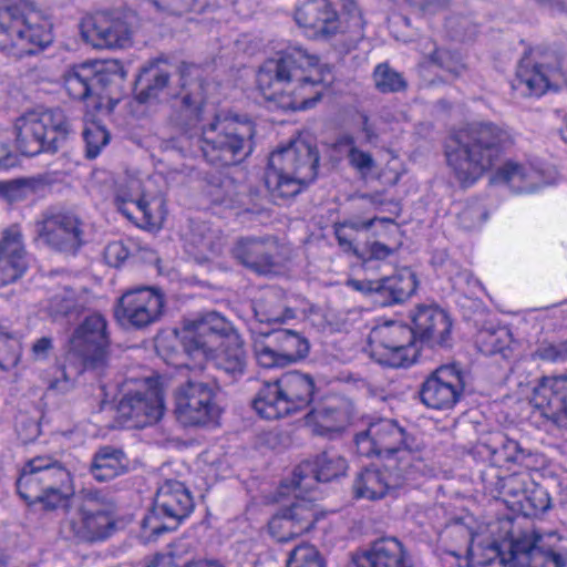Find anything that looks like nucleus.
<instances>
[{"label":"nucleus","instance_id":"f257e3e1","mask_svg":"<svg viewBox=\"0 0 567 567\" xmlns=\"http://www.w3.org/2000/svg\"><path fill=\"white\" fill-rule=\"evenodd\" d=\"M318 63V56L302 48H287L260 65L257 86L266 100L276 102L282 110L311 109L322 93L315 91L313 95H306L311 87L321 85V79H313L306 72Z\"/></svg>","mask_w":567,"mask_h":567},{"label":"nucleus","instance_id":"f03ea898","mask_svg":"<svg viewBox=\"0 0 567 567\" xmlns=\"http://www.w3.org/2000/svg\"><path fill=\"white\" fill-rule=\"evenodd\" d=\"M511 144L509 133L493 122H473L456 132L445 148L447 165L462 187L477 182Z\"/></svg>","mask_w":567,"mask_h":567},{"label":"nucleus","instance_id":"7ed1b4c3","mask_svg":"<svg viewBox=\"0 0 567 567\" xmlns=\"http://www.w3.org/2000/svg\"><path fill=\"white\" fill-rule=\"evenodd\" d=\"M320 162L316 144L295 140L274 151L265 173V185L275 203L296 197L318 176Z\"/></svg>","mask_w":567,"mask_h":567},{"label":"nucleus","instance_id":"20e7f679","mask_svg":"<svg viewBox=\"0 0 567 567\" xmlns=\"http://www.w3.org/2000/svg\"><path fill=\"white\" fill-rule=\"evenodd\" d=\"M256 127L251 121L215 116L196 138L206 162L218 167L243 163L254 151Z\"/></svg>","mask_w":567,"mask_h":567},{"label":"nucleus","instance_id":"39448f33","mask_svg":"<svg viewBox=\"0 0 567 567\" xmlns=\"http://www.w3.org/2000/svg\"><path fill=\"white\" fill-rule=\"evenodd\" d=\"M73 133L72 121L60 107L27 112L14 124L16 147L24 156L55 154Z\"/></svg>","mask_w":567,"mask_h":567},{"label":"nucleus","instance_id":"423d86ee","mask_svg":"<svg viewBox=\"0 0 567 567\" xmlns=\"http://www.w3.org/2000/svg\"><path fill=\"white\" fill-rule=\"evenodd\" d=\"M315 392L313 377L292 370L272 382H264L251 406L262 419L277 420L308 408Z\"/></svg>","mask_w":567,"mask_h":567},{"label":"nucleus","instance_id":"0eeeda50","mask_svg":"<svg viewBox=\"0 0 567 567\" xmlns=\"http://www.w3.org/2000/svg\"><path fill=\"white\" fill-rule=\"evenodd\" d=\"M74 511L64 528L78 542L94 543L115 532V499L102 489L83 488L73 499Z\"/></svg>","mask_w":567,"mask_h":567},{"label":"nucleus","instance_id":"6e6552de","mask_svg":"<svg viewBox=\"0 0 567 567\" xmlns=\"http://www.w3.org/2000/svg\"><path fill=\"white\" fill-rule=\"evenodd\" d=\"M126 72L116 61H86L71 66L63 75L68 94L79 101L117 102Z\"/></svg>","mask_w":567,"mask_h":567},{"label":"nucleus","instance_id":"1a4fd4ad","mask_svg":"<svg viewBox=\"0 0 567 567\" xmlns=\"http://www.w3.org/2000/svg\"><path fill=\"white\" fill-rule=\"evenodd\" d=\"M52 42V27L48 21L25 16L20 7L0 8V51L8 56L34 55Z\"/></svg>","mask_w":567,"mask_h":567},{"label":"nucleus","instance_id":"9d476101","mask_svg":"<svg viewBox=\"0 0 567 567\" xmlns=\"http://www.w3.org/2000/svg\"><path fill=\"white\" fill-rule=\"evenodd\" d=\"M354 444L361 456L384 457L388 463L392 460V464L401 466V458L409 454L412 464H425L415 437L394 420L382 419L371 423L367 430L355 434Z\"/></svg>","mask_w":567,"mask_h":567},{"label":"nucleus","instance_id":"9b49d317","mask_svg":"<svg viewBox=\"0 0 567 567\" xmlns=\"http://www.w3.org/2000/svg\"><path fill=\"white\" fill-rule=\"evenodd\" d=\"M220 388L216 381L189 378L174 391V414L185 427H205L216 424L223 412Z\"/></svg>","mask_w":567,"mask_h":567},{"label":"nucleus","instance_id":"f8f14e48","mask_svg":"<svg viewBox=\"0 0 567 567\" xmlns=\"http://www.w3.org/2000/svg\"><path fill=\"white\" fill-rule=\"evenodd\" d=\"M37 227L44 245L65 256H76L87 241L86 223L74 208L63 205L48 207Z\"/></svg>","mask_w":567,"mask_h":567},{"label":"nucleus","instance_id":"ddd939ff","mask_svg":"<svg viewBox=\"0 0 567 567\" xmlns=\"http://www.w3.org/2000/svg\"><path fill=\"white\" fill-rule=\"evenodd\" d=\"M194 507L189 489L182 482L168 480L157 489L153 506L142 520V528L155 538L174 532Z\"/></svg>","mask_w":567,"mask_h":567},{"label":"nucleus","instance_id":"4468645a","mask_svg":"<svg viewBox=\"0 0 567 567\" xmlns=\"http://www.w3.org/2000/svg\"><path fill=\"white\" fill-rule=\"evenodd\" d=\"M293 487L288 495L276 492L275 501L279 506L268 522V532L278 543H288L311 532L319 520L317 505Z\"/></svg>","mask_w":567,"mask_h":567},{"label":"nucleus","instance_id":"2eb2a0df","mask_svg":"<svg viewBox=\"0 0 567 567\" xmlns=\"http://www.w3.org/2000/svg\"><path fill=\"white\" fill-rule=\"evenodd\" d=\"M204 70L194 63L182 62L178 66L179 89L167 92L171 107L169 121L181 130H189L199 121L206 100Z\"/></svg>","mask_w":567,"mask_h":567},{"label":"nucleus","instance_id":"dca6fc26","mask_svg":"<svg viewBox=\"0 0 567 567\" xmlns=\"http://www.w3.org/2000/svg\"><path fill=\"white\" fill-rule=\"evenodd\" d=\"M425 464H412L409 454L401 458V466L392 464V460L382 467H365L360 471L353 482V494L357 498L380 499L405 483L414 481L423 474Z\"/></svg>","mask_w":567,"mask_h":567},{"label":"nucleus","instance_id":"f3484780","mask_svg":"<svg viewBox=\"0 0 567 567\" xmlns=\"http://www.w3.org/2000/svg\"><path fill=\"white\" fill-rule=\"evenodd\" d=\"M81 38L96 49H125L132 44L133 16L121 11H99L79 25Z\"/></svg>","mask_w":567,"mask_h":567},{"label":"nucleus","instance_id":"a211bd4d","mask_svg":"<svg viewBox=\"0 0 567 567\" xmlns=\"http://www.w3.org/2000/svg\"><path fill=\"white\" fill-rule=\"evenodd\" d=\"M110 344L107 321L97 312L86 316L71 338L72 350L81 358L84 370L99 373L107 365Z\"/></svg>","mask_w":567,"mask_h":567},{"label":"nucleus","instance_id":"6ab92c4d","mask_svg":"<svg viewBox=\"0 0 567 567\" xmlns=\"http://www.w3.org/2000/svg\"><path fill=\"white\" fill-rule=\"evenodd\" d=\"M237 331L233 324L219 313L212 311L190 322L182 338L185 353L198 360L213 355Z\"/></svg>","mask_w":567,"mask_h":567},{"label":"nucleus","instance_id":"aec40b11","mask_svg":"<svg viewBox=\"0 0 567 567\" xmlns=\"http://www.w3.org/2000/svg\"><path fill=\"white\" fill-rule=\"evenodd\" d=\"M70 478V472L60 460L53 455H37L23 465L17 480V491L28 504H37V499L45 495V489L65 485Z\"/></svg>","mask_w":567,"mask_h":567},{"label":"nucleus","instance_id":"412c9836","mask_svg":"<svg viewBox=\"0 0 567 567\" xmlns=\"http://www.w3.org/2000/svg\"><path fill=\"white\" fill-rule=\"evenodd\" d=\"M164 305V295L158 289L138 287L122 295L114 316L122 326L143 329L161 319Z\"/></svg>","mask_w":567,"mask_h":567},{"label":"nucleus","instance_id":"4be33fe9","mask_svg":"<svg viewBox=\"0 0 567 567\" xmlns=\"http://www.w3.org/2000/svg\"><path fill=\"white\" fill-rule=\"evenodd\" d=\"M347 460L332 450H326L312 460L301 462L292 473L290 481L278 486L279 495H288L291 487L300 492L312 488L313 483H328L346 475Z\"/></svg>","mask_w":567,"mask_h":567},{"label":"nucleus","instance_id":"5701e85b","mask_svg":"<svg viewBox=\"0 0 567 567\" xmlns=\"http://www.w3.org/2000/svg\"><path fill=\"white\" fill-rule=\"evenodd\" d=\"M464 374L456 364L436 368L422 382L419 395L421 402L430 409L450 410L463 398Z\"/></svg>","mask_w":567,"mask_h":567},{"label":"nucleus","instance_id":"b1692460","mask_svg":"<svg viewBox=\"0 0 567 567\" xmlns=\"http://www.w3.org/2000/svg\"><path fill=\"white\" fill-rule=\"evenodd\" d=\"M413 327L405 323L388 322L372 331L377 342L373 354L379 355L378 361L385 367L401 368L410 365L413 359L410 355L417 341Z\"/></svg>","mask_w":567,"mask_h":567},{"label":"nucleus","instance_id":"393cba45","mask_svg":"<svg viewBox=\"0 0 567 567\" xmlns=\"http://www.w3.org/2000/svg\"><path fill=\"white\" fill-rule=\"evenodd\" d=\"M349 286L369 297L380 307L405 302L416 290L415 275L404 269L377 280H350Z\"/></svg>","mask_w":567,"mask_h":567},{"label":"nucleus","instance_id":"a878e982","mask_svg":"<svg viewBox=\"0 0 567 567\" xmlns=\"http://www.w3.org/2000/svg\"><path fill=\"white\" fill-rule=\"evenodd\" d=\"M530 404L543 417L567 429V374L543 377L533 390Z\"/></svg>","mask_w":567,"mask_h":567},{"label":"nucleus","instance_id":"bb28decb","mask_svg":"<svg viewBox=\"0 0 567 567\" xmlns=\"http://www.w3.org/2000/svg\"><path fill=\"white\" fill-rule=\"evenodd\" d=\"M348 567H414L404 544L394 536H382L352 555Z\"/></svg>","mask_w":567,"mask_h":567},{"label":"nucleus","instance_id":"cd10ccee","mask_svg":"<svg viewBox=\"0 0 567 567\" xmlns=\"http://www.w3.org/2000/svg\"><path fill=\"white\" fill-rule=\"evenodd\" d=\"M416 339L430 348H451L452 320L435 305H420L411 316Z\"/></svg>","mask_w":567,"mask_h":567},{"label":"nucleus","instance_id":"c85d7f7f","mask_svg":"<svg viewBox=\"0 0 567 567\" xmlns=\"http://www.w3.org/2000/svg\"><path fill=\"white\" fill-rule=\"evenodd\" d=\"M117 412L121 417L131 420L134 426L152 425L163 416V395L159 389L150 386L128 392L118 402Z\"/></svg>","mask_w":567,"mask_h":567},{"label":"nucleus","instance_id":"c756f323","mask_svg":"<svg viewBox=\"0 0 567 567\" xmlns=\"http://www.w3.org/2000/svg\"><path fill=\"white\" fill-rule=\"evenodd\" d=\"M564 78L567 83V72L563 70L561 62L551 65L538 63L529 56H524L516 70V78L512 83L515 91L522 96H540L551 86V82Z\"/></svg>","mask_w":567,"mask_h":567},{"label":"nucleus","instance_id":"7c9ffc66","mask_svg":"<svg viewBox=\"0 0 567 567\" xmlns=\"http://www.w3.org/2000/svg\"><path fill=\"white\" fill-rule=\"evenodd\" d=\"M295 20L316 39L328 40L340 31L338 12L329 0H303L296 9Z\"/></svg>","mask_w":567,"mask_h":567},{"label":"nucleus","instance_id":"2f4dec72","mask_svg":"<svg viewBox=\"0 0 567 567\" xmlns=\"http://www.w3.org/2000/svg\"><path fill=\"white\" fill-rule=\"evenodd\" d=\"M276 250V246L266 239L246 237L237 240L231 255L245 268L266 276L275 274L278 269Z\"/></svg>","mask_w":567,"mask_h":567},{"label":"nucleus","instance_id":"473e14b6","mask_svg":"<svg viewBox=\"0 0 567 567\" xmlns=\"http://www.w3.org/2000/svg\"><path fill=\"white\" fill-rule=\"evenodd\" d=\"M352 408L348 400L333 398L321 402L307 413V423L313 426L318 435H332L340 433L349 424Z\"/></svg>","mask_w":567,"mask_h":567},{"label":"nucleus","instance_id":"72a5a7b5","mask_svg":"<svg viewBox=\"0 0 567 567\" xmlns=\"http://www.w3.org/2000/svg\"><path fill=\"white\" fill-rule=\"evenodd\" d=\"M171 79L169 64L163 60L145 63L134 82V96L140 104L159 101L161 94L168 89Z\"/></svg>","mask_w":567,"mask_h":567},{"label":"nucleus","instance_id":"f704fd0d","mask_svg":"<svg viewBox=\"0 0 567 567\" xmlns=\"http://www.w3.org/2000/svg\"><path fill=\"white\" fill-rule=\"evenodd\" d=\"M89 474L97 483H107L130 472V460L123 449L102 445L92 455Z\"/></svg>","mask_w":567,"mask_h":567},{"label":"nucleus","instance_id":"c9c22d12","mask_svg":"<svg viewBox=\"0 0 567 567\" xmlns=\"http://www.w3.org/2000/svg\"><path fill=\"white\" fill-rule=\"evenodd\" d=\"M264 334L278 347L287 364L305 359L310 351L309 340L295 330L275 329Z\"/></svg>","mask_w":567,"mask_h":567},{"label":"nucleus","instance_id":"e433bc0d","mask_svg":"<svg viewBox=\"0 0 567 567\" xmlns=\"http://www.w3.org/2000/svg\"><path fill=\"white\" fill-rule=\"evenodd\" d=\"M256 319L261 323H284L295 317V311L288 308L278 290H269L254 306Z\"/></svg>","mask_w":567,"mask_h":567},{"label":"nucleus","instance_id":"4c0bfd02","mask_svg":"<svg viewBox=\"0 0 567 567\" xmlns=\"http://www.w3.org/2000/svg\"><path fill=\"white\" fill-rule=\"evenodd\" d=\"M221 353L217 358L216 365L227 374L236 379L245 372L246 351L244 341L237 333L230 334L228 341L221 346Z\"/></svg>","mask_w":567,"mask_h":567},{"label":"nucleus","instance_id":"58836bf2","mask_svg":"<svg viewBox=\"0 0 567 567\" xmlns=\"http://www.w3.org/2000/svg\"><path fill=\"white\" fill-rule=\"evenodd\" d=\"M114 204L123 216L137 226L152 224L150 204L144 198L137 197L124 188H120L114 197Z\"/></svg>","mask_w":567,"mask_h":567},{"label":"nucleus","instance_id":"ea45409f","mask_svg":"<svg viewBox=\"0 0 567 567\" xmlns=\"http://www.w3.org/2000/svg\"><path fill=\"white\" fill-rule=\"evenodd\" d=\"M494 182H502L516 194L534 193L537 187L532 181V173L523 165L508 161L501 166L493 177Z\"/></svg>","mask_w":567,"mask_h":567},{"label":"nucleus","instance_id":"a19ab883","mask_svg":"<svg viewBox=\"0 0 567 567\" xmlns=\"http://www.w3.org/2000/svg\"><path fill=\"white\" fill-rule=\"evenodd\" d=\"M497 464L502 463H524L530 455V451L525 449L519 442L507 437L506 435L498 434L493 445H485Z\"/></svg>","mask_w":567,"mask_h":567},{"label":"nucleus","instance_id":"79ce46f5","mask_svg":"<svg viewBox=\"0 0 567 567\" xmlns=\"http://www.w3.org/2000/svg\"><path fill=\"white\" fill-rule=\"evenodd\" d=\"M527 489L523 498L513 501L519 505L522 513L526 517H537L546 513L551 507V498L548 491L534 480L527 481Z\"/></svg>","mask_w":567,"mask_h":567},{"label":"nucleus","instance_id":"37998d69","mask_svg":"<svg viewBox=\"0 0 567 567\" xmlns=\"http://www.w3.org/2000/svg\"><path fill=\"white\" fill-rule=\"evenodd\" d=\"M186 241L189 247L203 256L208 252L218 254L221 247L219 237L206 223H193Z\"/></svg>","mask_w":567,"mask_h":567},{"label":"nucleus","instance_id":"c03bdc74","mask_svg":"<svg viewBox=\"0 0 567 567\" xmlns=\"http://www.w3.org/2000/svg\"><path fill=\"white\" fill-rule=\"evenodd\" d=\"M375 87L381 93H395L405 91L408 83L403 75L392 69L388 63H380L373 71Z\"/></svg>","mask_w":567,"mask_h":567},{"label":"nucleus","instance_id":"a18cd8bd","mask_svg":"<svg viewBox=\"0 0 567 567\" xmlns=\"http://www.w3.org/2000/svg\"><path fill=\"white\" fill-rule=\"evenodd\" d=\"M137 254L141 255V258L154 259L152 250L138 248L133 243L131 246H127L122 241L110 243L105 247L104 258L110 266L120 267L128 258H136Z\"/></svg>","mask_w":567,"mask_h":567},{"label":"nucleus","instance_id":"49530a36","mask_svg":"<svg viewBox=\"0 0 567 567\" xmlns=\"http://www.w3.org/2000/svg\"><path fill=\"white\" fill-rule=\"evenodd\" d=\"M85 143V156L89 159L97 157L110 142V132L99 122H91L85 125L82 132Z\"/></svg>","mask_w":567,"mask_h":567},{"label":"nucleus","instance_id":"de8ad7c7","mask_svg":"<svg viewBox=\"0 0 567 567\" xmlns=\"http://www.w3.org/2000/svg\"><path fill=\"white\" fill-rule=\"evenodd\" d=\"M80 303L73 289H63L55 293L49 303V311L54 318L69 317L80 312Z\"/></svg>","mask_w":567,"mask_h":567},{"label":"nucleus","instance_id":"09e8293b","mask_svg":"<svg viewBox=\"0 0 567 567\" xmlns=\"http://www.w3.org/2000/svg\"><path fill=\"white\" fill-rule=\"evenodd\" d=\"M63 485H53L52 489H45V495L37 499V504H41L45 511H53L62 508L65 513L71 516L74 511L73 499L78 494H68L61 491Z\"/></svg>","mask_w":567,"mask_h":567},{"label":"nucleus","instance_id":"8fccbe9b","mask_svg":"<svg viewBox=\"0 0 567 567\" xmlns=\"http://www.w3.org/2000/svg\"><path fill=\"white\" fill-rule=\"evenodd\" d=\"M21 357L20 340L0 328V369L8 371L14 368Z\"/></svg>","mask_w":567,"mask_h":567},{"label":"nucleus","instance_id":"3c124183","mask_svg":"<svg viewBox=\"0 0 567 567\" xmlns=\"http://www.w3.org/2000/svg\"><path fill=\"white\" fill-rule=\"evenodd\" d=\"M430 60L454 79L461 76L466 71V65L461 54L451 50L436 49L430 54Z\"/></svg>","mask_w":567,"mask_h":567},{"label":"nucleus","instance_id":"603ef678","mask_svg":"<svg viewBox=\"0 0 567 567\" xmlns=\"http://www.w3.org/2000/svg\"><path fill=\"white\" fill-rule=\"evenodd\" d=\"M287 567H326V564L313 546L302 545L290 553Z\"/></svg>","mask_w":567,"mask_h":567},{"label":"nucleus","instance_id":"864d4df0","mask_svg":"<svg viewBox=\"0 0 567 567\" xmlns=\"http://www.w3.org/2000/svg\"><path fill=\"white\" fill-rule=\"evenodd\" d=\"M13 256L25 257L22 234L18 225L4 229L0 240V257Z\"/></svg>","mask_w":567,"mask_h":567},{"label":"nucleus","instance_id":"5fc2aeb1","mask_svg":"<svg viewBox=\"0 0 567 567\" xmlns=\"http://www.w3.org/2000/svg\"><path fill=\"white\" fill-rule=\"evenodd\" d=\"M254 352L260 367L270 369L287 365V362L281 357L278 347L269 339L268 342L257 341L254 346Z\"/></svg>","mask_w":567,"mask_h":567},{"label":"nucleus","instance_id":"6e6d98bb","mask_svg":"<svg viewBox=\"0 0 567 567\" xmlns=\"http://www.w3.org/2000/svg\"><path fill=\"white\" fill-rule=\"evenodd\" d=\"M27 268L25 257H0V285L14 282L22 277Z\"/></svg>","mask_w":567,"mask_h":567},{"label":"nucleus","instance_id":"4d7b16f0","mask_svg":"<svg viewBox=\"0 0 567 567\" xmlns=\"http://www.w3.org/2000/svg\"><path fill=\"white\" fill-rule=\"evenodd\" d=\"M534 358L553 363L567 362V339L540 343L534 352Z\"/></svg>","mask_w":567,"mask_h":567},{"label":"nucleus","instance_id":"13d9d810","mask_svg":"<svg viewBox=\"0 0 567 567\" xmlns=\"http://www.w3.org/2000/svg\"><path fill=\"white\" fill-rule=\"evenodd\" d=\"M533 478L528 474H512L503 480L502 488L503 493L514 501H518L524 497V494L528 487L527 481Z\"/></svg>","mask_w":567,"mask_h":567},{"label":"nucleus","instance_id":"bf43d9fd","mask_svg":"<svg viewBox=\"0 0 567 567\" xmlns=\"http://www.w3.org/2000/svg\"><path fill=\"white\" fill-rule=\"evenodd\" d=\"M347 156L349 164L362 176L368 175L375 166V161L372 155L358 147L350 148Z\"/></svg>","mask_w":567,"mask_h":567},{"label":"nucleus","instance_id":"052dcab7","mask_svg":"<svg viewBox=\"0 0 567 567\" xmlns=\"http://www.w3.org/2000/svg\"><path fill=\"white\" fill-rule=\"evenodd\" d=\"M152 2L159 11L173 16H182L190 12L195 8L197 0H152Z\"/></svg>","mask_w":567,"mask_h":567},{"label":"nucleus","instance_id":"680f3d73","mask_svg":"<svg viewBox=\"0 0 567 567\" xmlns=\"http://www.w3.org/2000/svg\"><path fill=\"white\" fill-rule=\"evenodd\" d=\"M28 185L23 179L0 182V194L9 202H17L25 198Z\"/></svg>","mask_w":567,"mask_h":567},{"label":"nucleus","instance_id":"e2e57ef3","mask_svg":"<svg viewBox=\"0 0 567 567\" xmlns=\"http://www.w3.org/2000/svg\"><path fill=\"white\" fill-rule=\"evenodd\" d=\"M487 218V213L480 206H467L458 214L460 224L466 228H475Z\"/></svg>","mask_w":567,"mask_h":567},{"label":"nucleus","instance_id":"0e129e2a","mask_svg":"<svg viewBox=\"0 0 567 567\" xmlns=\"http://www.w3.org/2000/svg\"><path fill=\"white\" fill-rule=\"evenodd\" d=\"M18 434L24 444L32 442L40 435V425L34 420H27L18 427Z\"/></svg>","mask_w":567,"mask_h":567},{"label":"nucleus","instance_id":"69168bd1","mask_svg":"<svg viewBox=\"0 0 567 567\" xmlns=\"http://www.w3.org/2000/svg\"><path fill=\"white\" fill-rule=\"evenodd\" d=\"M52 350V339L48 337H42L38 339L31 348L32 357L34 360H44L49 357L50 351Z\"/></svg>","mask_w":567,"mask_h":567},{"label":"nucleus","instance_id":"338daca9","mask_svg":"<svg viewBox=\"0 0 567 567\" xmlns=\"http://www.w3.org/2000/svg\"><path fill=\"white\" fill-rule=\"evenodd\" d=\"M8 141L0 136V168H10L17 164L18 157L11 152Z\"/></svg>","mask_w":567,"mask_h":567},{"label":"nucleus","instance_id":"774afa93","mask_svg":"<svg viewBox=\"0 0 567 567\" xmlns=\"http://www.w3.org/2000/svg\"><path fill=\"white\" fill-rule=\"evenodd\" d=\"M368 252L370 259L384 260L393 250L383 243L373 241L368 245Z\"/></svg>","mask_w":567,"mask_h":567}]
</instances>
